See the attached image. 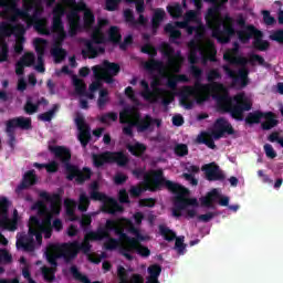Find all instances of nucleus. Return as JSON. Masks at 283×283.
I'll list each match as a JSON object with an SVG mask.
<instances>
[{
  "mask_svg": "<svg viewBox=\"0 0 283 283\" xmlns=\"http://www.w3.org/2000/svg\"><path fill=\"white\" fill-rule=\"evenodd\" d=\"M63 17H65V8L62 4H56L53 8V19H52V31L56 32L57 40L60 43L56 45H61L65 39H67V33L65 32V25L63 24Z\"/></svg>",
  "mask_w": 283,
  "mask_h": 283,
  "instance_id": "15",
  "label": "nucleus"
},
{
  "mask_svg": "<svg viewBox=\"0 0 283 283\" xmlns=\"http://www.w3.org/2000/svg\"><path fill=\"white\" fill-rule=\"evenodd\" d=\"M189 72L191 76L195 77V86H185L180 93L179 103L181 107L185 109H193V97L197 96V103H205L208 101L207 94L209 92H220L224 90V85L222 83H212V84H202V69L197 65H190Z\"/></svg>",
  "mask_w": 283,
  "mask_h": 283,
  "instance_id": "2",
  "label": "nucleus"
},
{
  "mask_svg": "<svg viewBox=\"0 0 283 283\" xmlns=\"http://www.w3.org/2000/svg\"><path fill=\"white\" fill-rule=\"evenodd\" d=\"M39 197L46 202H50L51 213L53 216H59L61 213V195L53 193L50 196L48 191H41Z\"/></svg>",
  "mask_w": 283,
  "mask_h": 283,
  "instance_id": "28",
  "label": "nucleus"
},
{
  "mask_svg": "<svg viewBox=\"0 0 283 283\" xmlns=\"http://www.w3.org/2000/svg\"><path fill=\"white\" fill-rule=\"evenodd\" d=\"M165 10L163 9H157L154 12L153 19H151V25L155 28H160L161 21H165Z\"/></svg>",
  "mask_w": 283,
  "mask_h": 283,
  "instance_id": "57",
  "label": "nucleus"
},
{
  "mask_svg": "<svg viewBox=\"0 0 283 283\" xmlns=\"http://www.w3.org/2000/svg\"><path fill=\"white\" fill-rule=\"evenodd\" d=\"M140 52L153 57L144 64V67L147 70V72H155L156 70L160 72L165 70V63L155 59V56H158V50H156L154 45L147 43L142 46Z\"/></svg>",
  "mask_w": 283,
  "mask_h": 283,
  "instance_id": "19",
  "label": "nucleus"
},
{
  "mask_svg": "<svg viewBox=\"0 0 283 283\" xmlns=\"http://www.w3.org/2000/svg\"><path fill=\"white\" fill-rule=\"evenodd\" d=\"M0 8H3L0 12L1 19L10 23H17L19 19H22V21H25L27 28H32V22L39 21L41 14H43V6L30 4L25 9H20L17 0H0Z\"/></svg>",
  "mask_w": 283,
  "mask_h": 283,
  "instance_id": "3",
  "label": "nucleus"
},
{
  "mask_svg": "<svg viewBox=\"0 0 283 283\" xmlns=\"http://www.w3.org/2000/svg\"><path fill=\"white\" fill-rule=\"evenodd\" d=\"M138 249V239H128L127 244H123L119 247V254L123 255L125 259L128 260V262H132L134 260V251H137Z\"/></svg>",
  "mask_w": 283,
  "mask_h": 283,
  "instance_id": "33",
  "label": "nucleus"
},
{
  "mask_svg": "<svg viewBox=\"0 0 283 283\" xmlns=\"http://www.w3.org/2000/svg\"><path fill=\"white\" fill-rule=\"evenodd\" d=\"M91 200L104 202L102 211H104V213H109L111 216H114V213H123L125 211V208H123L116 199L107 197V195L96 190L91 191Z\"/></svg>",
  "mask_w": 283,
  "mask_h": 283,
  "instance_id": "13",
  "label": "nucleus"
},
{
  "mask_svg": "<svg viewBox=\"0 0 283 283\" xmlns=\"http://www.w3.org/2000/svg\"><path fill=\"white\" fill-rule=\"evenodd\" d=\"M222 69L224 71V73L227 74V76L229 78H231L232 87H235L239 85V87H241V90H244V87H247V85H249V83H250L249 69H247V67L240 69L238 71V73L235 71H233L231 67H229V65H223Z\"/></svg>",
  "mask_w": 283,
  "mask_h": 283,
  "instance_id": "20",
  "label": "nucleus"
},
{
  "mask_svg": "<svg viewBox=\"0 0 283 283\" xmlns=\"http://www.w3.org/2000/svg\"><path fill=\"white\" fill-rule=\"evenodd\" d=\"M85 10H90L85 2H75V6H73L66 14L69 21V36H76V34H78L81 30V15H78V12H85Z\"/></svg>",
  "mask_w": 283,
  "mask_h": 283,
  "instance_id": "14",
  "label": "nucleus"
},
{
  "mask_svg": "<svg viewBox=\"0 0 283 283\" xmlns=\"http://www.w3.org/2000/svg\"><path fill=\"white\" fill-rule=\"evenodd\" d=\"M32 98H39V96H28L23 107L25 114H28L29 116H32V114H36V112H39V104H33Z\"/></svg>",
  "mask_w": 283,
  "mask_h": 283,
  "instance_id": "48",
  "label": "nucleus"
},
{
  "mask_svg": "<svg viewBox=\"0 0 283 283\" xmlns=\"http://www.w3.org/2000/svg\"><path fill=\"white\" fill-rule=\"evenodd\" d=\"M220 199V192H218V189H212L210 192L207 193L206 197H202L201 200V207H207L208 209H211L213 207V202L216 200Z\"/></svg>",
  "mask_w": 283,
  "mask_h": 283,
  "instance_id": "41",
  "label": "nucleus"
},
{
  "mask_svg": "<svg viewBox=\"0 0 283 283\" xmlns=\"http://www.w3.org/2000/svg\"><path fill=\"white\" fill-rule=\"evenodd\" d=\"M109 92L106 88L99 91V96L97 98L98 109H105V106L109 103Z\"/></svg>",
  "mask_w": 283,
  "mask_h": 283,
  "instance_id": "56",
  "label": "nucleus"
},
{
  "mask_svg": "<svg viewBox=\"0 0 283 283\" xmlns=\"http://www.w3.org/2000/svg\"><path fill=\"white\" fill-rule=\"evenodd\" d=\"M8 209H10V201H7V207L2 208L0 211V228L6 229L7 231H17L19 221H17V219L8 218Z\"/></svg>",
  "mask_w": 283,
  "mask_h": 283,
  "instance_id": "30",
  "label": "nucleus"
},
{
  "mask_svg": "<svg viewBox=\"0 0 283 283\" xmlns=\"http://www.w3.org/2000/svg\"><path fill=\"white\" fill-rule=\"evenodd\" d=\"M61 254L59 253L57 248L55 249L54 252H46V260L49 264H51L52 269H56L59 266L57 260H61Z\"/></svg>",
  "mask_w": 283,
  "mask_h": 283,
  "instance_id": "59",
  "label": "nucleus"
},
{
  "mask_svg": "<svg viewBox=\"0 0 283 283\" xmlns=\"http://www.w3.org/2000/svg\"><path fill=\"white\" fill-rule=\"evenodd\" d=\"M222 78V74H220V71L218 69H212L207 73V81L210 83V85H213V83H218L216 81H220Z\"/></svg>",
  "mask_w": 283,
  "mask_h": 283,
  "instance_id": "61",
  "label": "nucleus"
},
{
  "mask_svg": "<svg viewBox=\"0 0 283 283\" xmlns=\"http://www.w3.org/2000/svg\"><path fill=\"white\" fill-rule=\"evenodd\" d=\"M36 61V57L34 56V53H25L20 62L25 66V67H32Z\"/></svg>",
  "mask_w": 283,
  "mask_h": 283,
  "instance_id": "62",
  "label": "nucleus"
},
{
  "mask_svg": "<svg viewBox=\"0 0 283 283\" xmlns=\"http://www.w3.org/2000/svg\"><path fill=\"white\" fill-rule=\"evenodd\" d=\"M52 216H48L42 220V224L39 228V232L44 233L45 240L52 238Z\"/></svg>",
  "mask_w": 283,
  "mask_h": 283,
  "instance_id": "42",
  "label": "nucleus"
},
{
  "mask_svg": "<svg viewBox=\"0 0 283 283\" xmlns=\"http://www.w3.org/2000/svg\"><path fill=\"white\" fill-rule=\"evenodd\" d=\"M159 233L167 242H174V240H176L175 249L177 250V253H179V255H182L185 253V249L187 248V245H185L184 237L177 238L176 232H174V230L167 228L166 226H159Z\"/></svg>",
  "mask_w": 283,
  "mask_h": 283,
  "instance_id": "23",
  "label": "nucleus"
},
{
  "mask_svg": "<svg viewBox=\"0 0 283 283\" xmlns=\"http://www.w3.org/2000/svg\"><path fill=\"white\" fill-rule=\"evenodd\" d=\"M90 240H91V242H101V240H92V239H88V238H87V234H86L85 238H84V242H83V243H80V242L77 241V247H76L77 253H78L80 251H82L85 255H88V254H90V252L92 251V244H90Z\"/></svg>",
  "mask_w": 283,
  "mask_h": 283,
  "instance_id": "49",
  "label": "nucleus"
},
{
  "mask_svg": "<svg viewBox=\"0 0 283 283\" xmlns=\"http://www.w3.org/2000/svg\"><path fill=\"white\" fill-rule=\"evenodd\" d=\"M222 7L217 3H213L212 7L208 9L206 22L209 29L221 23L222 19L220 18V12H222Z\"/></svg>",
  "mask_w": 283,
  "mask_h": 283,
  "instance_id": "31",
  "label": "nucleus"
},
{
  "mask_svg": "<svg viewBox=\"0 0 283 283\" xmlns=\"http://www.w3.org/2000/svg\"><path fill=\"white\" fill-rule=\"evenodd\" d=\"M32 209H35L39 216H45L48 213V206L43 201H36Z\"/></svg>",
  "mask_w": 283,
  "mask_h": 283,
  "instance_id": "64",
  "label": "nucleus"
},
{
  "mask_svg": "<svg viewBox=\"0 0 283 283\" xmlns=\"http://www.w3.org/2000/svg\"><path fill=\"white\" fill-rule=\"evenodd\" d=\"M263 36L264 34L262 33V31L259 30L256 35H254V40L252 42V46L259 52H266V50L271 48V43L266 40H263Z\"/></svg>",
  "mask_w": 283,
  "mask_h": 283,
  "instance_id": "37",
  "label": "nucleus"
},
{
  "mask_svg": "<svg viewBox=\"0 0 283 283\" xmlns=\"http://www.w3.org/2000/svg\"><path fill=\"white\" fill-rule=\"evenodd\" d=\"M65 213L71 222H76L78 216H76V207L78 206L74 199H65Z\"/></svg>",
  "mask_w": 283,
  "mask_h": 283,
  "instance_id": "39",
  "label": "nucleus"
},
{
  "mask_svg": "<svg viewBox=\"0 0 283 283\" xmlns=\"http://www.w3.org/2000/svg\"><path fill=\"white\" fill-rule=\"evenodd\" d=\"M83 56H87V54L90 55L88 57L91 59H96V56H98V54H105V48L103 46H94V41H87L86 42V51L83 50L82 51Z\"/></svg>",
  "mask_w": 283,
  "mask_h": 283,
  "instance_id": "38",
  "label": "nucleus"
},
{
  "mask_svg": "<svg viewBox=\"0 0 283 283\" xmlns=\"http://www.w3.org/2000/svg\"><path fill=\"white\" fill-rule=\"evenodd\" d=\"M78 247V241H72L62 243L59 245L57 253H60V258L64 259V262L66 264H70L71 262H74L76 258H78V250L76 249Z\"/></svg>",
  "mask_w": 283,
  "mask_h": 283,
  "instance_id": "22",
  "label": "nucleus"
},
{
  "mask_svg": "<svg viewBox=\"0 0 283 283\" xmlns=\"http://www.w3.org/2000/svg\"><path fill=\"white\" fill-rule=\"evenodd\" d=\"M92 71L95 81L92 82L88 90L90 92H97V90H101V81H105L108 85L114 83V76H118L120 73V65L106 60L103 65L93 66Z\"/></svg>",
  "mask_w": 283,
  "mask_h": 283,
  "instance_id": "7",
  "label": "nucleus"
},
{
  "mask_svg": "<svg viewBox=\"0 0 283 283\" xmlns=\"http://www.w3.org/2000/svg\"><path fill=\"white\" fill-rule=\"evenodd\" d=\"M33 45L38 54V64L43 65V56H45V46L48 45V40L43 38H36L33 41Z\"/></svg>",
  "mask_w": 283,
  "mask_h": 283,
  "instance_id": "36",
  "label": "nucleus"
},
{
  "mask_svg": "<svg viewBox=\"0 0 283 283\" xmlns=\"http://www.w3.org/2000/svg\"><path fill=\"white\" fill-rule=\"evenodd\" d=\"M119 123L123 126L122 132L124 136L134 138V127H136L138 134H145V132H151L154 129V117L151 115H140L138 108L125 107L119 112Z\"/></svg>",
  "mask_w": 283,
  "mask_h": 283,
  "instance_id": "4",
  "label": "nucleus"
},
{
  "mask_svg": "<svg viewBox=\"0 0 283 283\" xmlns=\"http://www.w3.org/2000/svg\"><path fill=\"white\" fill-rule=\"evenodd\" d=\"M73 85L78 96H83V94H85V92L87 91V85L85 84V82L76 76L73 77Z\"/></svg>",
  "mask_w": 283,
  "mask_h": 283,
  "instance_id": "58",
  "label": "nucleus"
},
{
  "mask_svg": "<svg viewBox=\"0 0 283 283\" xmlns=\"http://www.w3.org/2000/svg\"><path fill=\"white\" fill-rule=\"evenodd\" d=\"M106 163H109V151L96 155H93V164L95 167H103Z\"/></svg>",
  "mask_w": 283,
  "mask_h": 283,
  "instance_id": "54",
  "label": "nucleus"
},
{
  "mask_svg": "<svg viewBox=\"0 0 283 283\" xmlns=\"http://www.w3.org/2000/svg\"><path fill=\"white\" fill-rule=\"evenodd\" d=\"M201 171L206 175V180H209V182H222L227 179V176L220 169V166L216 163L206 164L201 167Z\"/></svg>",
  "mask_w": 283,
  "mask_h": 283,
  "instance_id": "24",
  "label": "nucleus"
},
{
  "mask_svg": "<svg viewBox=\"0 0 283 283\" xmlns=\"http://www.w3.org/2000/svg\"><path fill=\"white\" fill-rule=\"evenodd\" d=\"M112 231H114L115 235H119L125 229L120 227L118 220L107 219L104 227H98L96 231H90L86 238L88 240H105V238L112 235Z\"/></svg>",
  "mask_w": 283,
  "mask_h": 283,
  "instance_id": "12",
  "label": "nucleus"
},
{
  "mask_svg": "<svg viewBox=\"0 0 283 283\" xmlns=\"http://www.w3.org/2000/svg\"><path fill=\"white\" fill-rule=\"evenodd\" d=\"M75 125L78 129L77 140H80L82 147H87L90 145V140H92V129L90 128V125L85 122L84 116H77L75 118Z\"/></svg>",
  "mask_w": 283,
  "mask_h": 283,
  "instance_id": "25",
  "label": "nucleus"
},
{
  "mask_svg": "<svg viewBox=\"0 0 283 283\" xmlns=\"http://www.w3.org/2000/svg\"><path fill=\"white\" fill-rule=\"evenodd\" d=\"M90 197H87L86 192H81L80 197H78V205H77V209L78 211H81L82 213H85L88 209H90Z\"/></svg>",
  "mask_w": 283,
  "mask_h": 283,
  "instance_id": "50",
  "label": "nucleus"
},
{
  "mask_svg": "<svg viewBox=\"0 0 283 283\" xmlns=\"http://www.w3.org/2000/svg\"><path fill=\"white\" fill-rule=\"evenodd\" d=\"M214 99L217 101V105L221 112L230 114L231 118L239 122L244 120V113L251 112L253 107V104L247 99L244 94H238L234 97L227 94L217 95Z\"/></svg>",
  "mask_w": 283,
  "mask_h": 283,
  "instance_id": "6",
  "label": "nucleus"
},
{
  "mask_svg": "<svg viewBox=\"0 0 283 283\" xmlns=\"http://www.w3.org/2000/svg\"><path fill=\"white\" fill-rule=\"evenodd\" d=\"M164 31L167 34H170V41H176L182 36V32L180 30L176 29V27L171 23H168L165 25Z\"/></svg>",
  "mask_w": 283,
  "mask_h": 283,
  "instance_id": "53",
  "label": "nucleus"
},
{
  "mask_svg": "<svg viewBox=\"0 0 283 283\" xmlns=\"http://www.w3.org/2000/svg\"><path fill=\"white\" fill-rule=\"evenodd\" d=\"M262 118H264V112L254 111L252 113H249L244 120L247 125H260Z\"/></svg>",
  "mask_w": 283,
  "mask_h": 283,
  "instance_id": "43",
  "label": "nucleus"
},
{
  "mask_svg": "<svg viewBox=\"0 0 283 283\" xmlns=\"http://www.w3.org/2000/svg\"><path fill=\"white\" fill-rule=\"evenodd\" d=\"M17 128L22 129V132H30L32 129V118L31 117H13L6 122V134L8 136V146L13 151L14 145H17Z\"/></svg>",
  "mask_w": 283,
  "mask_h": 283,
  "instance_id": "9",
  "label": "nucleus"
},
{
  "mask_svg": "<svg viewBox=\"0 0 283 283\" xmlns=\"http://www.w3.org/2000/svg\"><path fill=\"white\" fill-rule=\"evenodd\" d=\"M109 163H116L118 167H125L129 163V158L123 151H108Z\"/></svg>",
  "mask_w": 283,
  "mask_h": 283,
  "instance_id": "40",
  "label": "nucleus"
},
{
  "mask_svg": "<svg viewBox=\"0 0 283 283\" xmlns=\"http://www.w3.org/2000/svg\"><path fill=\"white\" fill-rule=\"evenodd\" d=\"M140 86L143 87L140 96H143L145 101H149V103H158V98H161V105H164V107H168V105L174 103L175 97L171 92L165 88H156V92H151L149 83L146 80L140 81Z\"/></svg>",
  "mask_w": 283,
  "mask_h": 283,
  "instance_id": "11",
  "label": "nucleus"
},
{
  "mask_svg": "<svg viewBox=\"0 0 283 283\" xmlns=\"http://www.w3.org/2000/svg\"><path fill=\"white\" fill-rule=\"evenodd\" d=\"M161 54L168 59L167 65L172 72H180V65L182 63V55L180 51H177L172 48L171 44L164 42L160 44Z\"/></svg>",
  "mask_w": 283,
  "mask_h": 283,
  "instance_id": "16",
  "label": "nucleus"
},
{
  "mask_svg": "<svg viewBox=\"0 0 283 283\" xmlns=\"http://www.w3.org/2000/svg\"><path fill=\"white\" fill-rule=\"evenodd\" d=\"M55 271L56 269L54 268H42V275L44 280H46V282H54V280L56 279V276L54 275Z\"/></svg>",
  "mask_w": 283,
  "mask_h": 283,
  "instance_id": "63",
  "label": "nucleus"
},
{
  "mask_svg": "<svg viewBox=\"0 0 283 283\" xmlns=\"http://www.w3.org/2000/svg\"><path fill=\"white\" fill-rule=\"evenodd\" d=\"M108 41L115 44H118L120 41H123V35H120L118 27L113 25L108 29Z\"/></svg>",
  "mask_w": 283,
  "mask_h": 283,
  "instance_id": "51",
  "label": "nucleus"
},
{
  "mask_svg": "<svg viewBox=\"0 0 283 283\" xmlns=\"http://www.w3.org/2000/svg\"><path fill=\"white\" fill-rule=\"evenodd\" d=\"M70 271L74 280H78L83 283H90V279L86 275H83L81 271H78V268H76V265H72Z\"/></svg>",
  "mask_w": 283,
  "mask_h": 283,
  "instance_id": "60",
  "label": "nucleus"
},
{
  "mask_svg": "<svg viewBox=\"0 0 283 283\" xmlns=\"http://www.w3.org/2000/svg\"><path fill=\"white\" fill-rule=\"evenodd\" d=\"M106 25H109V20L107 19L97 20V27L93 29V32L91 34V39L93 43H95L96 45L107 43V38H105V33H103V28H105Z\"/></svg>",
  "mask_w": 283,
  "mask_h": 283,
  "instance_id": "27",
  "label": "nucleus"
},
{
  "mask_svg": "<svg viewBox=\"0 0 283 283\" xmlns=\"http://www.w3.org/2000/svg\"><path fill=\"white\" fill-rule=\"evenodd\" d=\"M50 153L54 154L57 160H61L64 164V169L66 171V179L70 181L74 180L77 185H84L87 180L92 179V169L84 167L82 170L76 165H72V151L70 148L64 146H51L49 147Z\"/></svg>",
  "mask_w": 283,
  "mask_h": 283,
  "instance_id": "5",
  "label": "nucleus"
},
{
  "mask_svg": "<svg viewBox=\"0 0 283 283\" xmlns=\"http://www.w3.org/2000/svg\"><path fill=\"white\" fill-rule=\"evenodd\" d=\"M60 107L61 106L59 104H54L51 109L38 115V120H42L43 123H51L52 118L56 116V112H59Z\"/></svg>",
  "mask_w": 283,
  "mask_h": 283,
  "instance_id": "45",
  "label": "nucleus"
},
{
  "mask_svg": "<svg viewBox=\"0 0 283 283\" xmlns=\"http://www.w3.org/2000/svg\"><path fill=\"white\" fill-rule=\"evenodd\" d=\"M238 52H240V45L237 44V46L223 54L224 61L230 63V65H242V67L247 65L255 66L256 63L258 65H266V61L260 54L251 53L249 59H247L242 55H238Z\"/></svg>",
  "mask_w": 283,
  "mask_h": 283,
  "instance_id": "10",
  "label": "nucleus"
},
{
  "mask_svg": "<svg viewBox=\"0 0 283 283\" xmlns=\"http://www.w3.org/2000/svg\"><path fill=\"white\" fill-rule=\"evenodd\" d=\"M149 277L148 280L153 281V282H159L158 277H160V274L163 273V266H160V264H151L148 266L147 269Z\"/></svg>",
  "mask_w": 283,
  "mask_h": 283,
  "instance_id": "47",
  "label": "nucleus"
},
{
  "mask_svg": "<svg viewBox=\"0 0 283 283\" xmlns=\"http://www.w3.org/2000/svg\"><path fill=\"white\" fill-rule=\"evenodd\" d=\"M117 277L120 283H145L140 274H133L129 279V272L123 265L117 266Z\"/></svg>",
  "mask_w": 283,
  "mask_h": 283,
  "instance_id": "32",
  "label": "nucleus"
},
{
  "mask_svg": "<svg viewBox=\"0 0 283 283\" xmlns=\"http://www.w3.org/2000/svg\"><path fill=\"white\" fill-rule=\"evenodd\" d=\"M258 32H260V30L253 27V24H250L244 30L238 31L237 34L239 41H241L242 43H248L249 41H251V39H255Z\"/></svg>",
  "mask_w": 283,
  "mask_h": 283,
  "instance_id": "35",
  "label": "nucleus"
},
{
  "mask_svg": "<svg viewBox=\"0 0 283 283\" xmlns=\"http://www.w3.org/2000/svg\"><path fill=\"white\" fill-rule=\"evenodd\" d=\"M224 134L233 136V134H235V129H233V126L224 118H219L216 122L214 130L212 133L214 140H220Z\"/></svg>",
  "mask_w": 283,
  "mask_h": 283,
  "instance_id": "26",
  "label": "nucleus"
},
{
  "mask_svg": "<svg viewBox=\"0 0 283 283\" xmlns=\"http://www.w3.org/2000/svg\"><path fill=\"white\" fill-rule=\"evenodd\" d=\"M25 32L27 29L23 24L11 25L6 21L0 22V34L2 36L10 38L14 34L17 41H25Z\"/></svg>",
  "mask_w": 283,
  "mask_h": 283,
  "instance_id": "21",
  "label": "nucleus"
},
{
  "mask_svg": "<svg viewBox=\"0 0 283 283\" xmlns=\"http://www.w3.org/2000/svg\"><path fill=\"white\" fill-rule=\"evenodd\" d=\"M264 122L261 123V128L263 132H269L273 129V127H277L280 125V120H277V115L271 111L263 112Z\"/></svg>",
  "mask_w": 283,
  "mask_h": 283,
  "instance_id": "34",
  "label": "nucleus"
},
{
  "mask_svg": "<svg viewBox=\"0 0 283 283\" xmlns=\"http://www.w3.org/2000/svg\"><path fill=\"white\" fill-rule=\"evenodd\" d=\"M206 32H207V29L205 28V24L202 23L197 24L195 29V39L191 41H195L197 45H202V40L205 39Z\"/></svg>",
  "mask_w": 283,
  "mask_h": 283,
  "instance_id": "52",
  "label": "nucleus"
},
{
  "mask_svg": "<svg viewBox=\"0 0 283 283\" xmlns=\"http://www.w3.org/2000/svg\"><path fill=\"white\" fill-rule=\"evenodd\" d=\"M210 30H212L213 39H217L219 43H230L231 39L235 36L233 24L223 23L222 21L214 24Z\"/></svg>",
  "mask_w": 283,
  "mask_h": 283,
  "instance_id": "18",
  "label": "nucleus"
},
{
  "mask_svg": "<svg viewBox=\"0 0 283 283\" xmlns=\"http://www.w3.org/2000/svg\"><path fill=\"white\" fill-rule=\"evenodd\" d=\"M51 54L52 56H54L55 63H61V61H65V57L67 56V51L61 48V44H55L51 49Z\"/></svg>",
  "mask_w": 283,
  "mask_h": 283,
  "instance_id": "46",
  "label": "nucleus"
},
{
  "mask_svg": "<svg viewBox=\"0 0 283 283\" xmlns=\"http://www.w3.org/2000/svg\"><path fill=\"white\" fill-rule=\"evenodd\" d=\"M126 149H128L129 154H132V156H136L137 158L143 156V154H145V151H147V146H145V144H140L139 142H136L134 145L128 144L126 146Z\"/></svg>",
  "mask_w": 283,
  "mask_h": 283,
  "instance_id": "44",
  "label": "nucleus"
},
{
  "mask_svg": "<svg viewBox=\"0 0 283 283\" xmlns=\"http://www.w3.org/2000/svg\"><path fill=\"white\" fill-rule=\"evenodd\" d=\"M34 237L38 244H41L43 242L42 232L36 230V228H30L29 234H23L17 240V249H23V251L28 252L34 251Z\"/></svg>",
  "mask_w": 283,
  "mask_h": 283,
  "instance_id": "17",
  "label": "nucleus"
},
{
  "mask_svg": "<svg viewBox=\"0 0 283 283\" xmlns=\"http://www.w3.org/2000/svg\"><path fill=\"white\" fill-rule=\"evenodd\" d=\"M188 46L190 48L188 54L190 65H196V63H198V52H200L203 63H207V61L216 63V54H218V51L216 50L213 42L208 41L207 45L202 46L196 43V41H190Z\"/></svg>",
  "mask_w": 283,
  "mask_h": 283,
  "instance_id": "8",
  "label": "nucleus"
},
{
  "mask_svg": "<svg viewBox=\"0 0 283 283\" xmlns=\"http://www.w3.org/2000/svg\"><path fill=\"white\" fill-rule=\"evenodd\" d=\"M36 182H39V177H36V174L34 172V170L27 171L23 175L20 185L17 186L15 193L20 196V193H22L23 190L30 189V187H34Z\"/></svg>",
  "mask_w": 283,
  "mask_h": 283,
  "instance_id": "29",
  "label": "nucleus"
},
{
  "mask_svg": "<svg viewBox=\"0 0 283 283\" xmlns=\"http://www.w3.org/2000/svg\"><path fill=\"white\" fill-rule=\"evenodd\" d=\"M94 23H96V17L92 10H85L84 12V28L85 30H92Z\"/></svg>",
  "mask_w": 283,
  "mask_h": 283,
  "instance_id": "55",
  "label": "nucleus"
},
{
  "mask_svg": "<svg viewBox=\"0 0 283 283\" xmlns=\"http://www.w3.org/2000/svg\"><path fill=\"white\" fill-rule=\"evenodd\" d=\"M150 176L151 177H149V175L144 176V185L148 191L156 192L167 189V191L176 196L174 198L172 209V216L175 218H181L182 211H185L187 207H199L198 199L186 197L189 193V189L176 181L166 179L163 169L153 170Z\"/></svg>",
  "mask_w": 283,
  "mask_h": 283,
  "instance_id": "1",
  "label": "nucleus"
}]
</instances>
